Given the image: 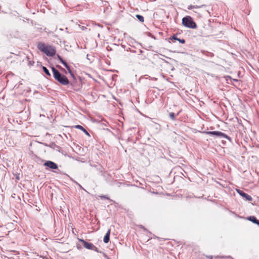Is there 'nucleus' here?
Here are the masks:
<instances>
[{"label": "nucleus", "mask_w": 259, "mask_h": 259, "mask_svg": "<svg viewBox=\"0 0 259 259\" xmlns=\"http://www.w3.org/2000/svg\"><path fill=\"white\" fill-rule=\"evenodd\" d=\"M52 70L54 78L56 80L64 85H67L69 84V81L65 75L61 74L54 66L52 67Z\"/></svg>", "instance_id": "f257e3e1"}, {"label": "nucleus", "mask_w": 259, "mask_h": 259, "mask_svg": "<svg viewBox=\"0 0 259 259\" xmlns=\"http://www.w3.org/2000/svg\"><path fill=\"white\" fill-rule=\"evenodd\" d=\"M37 48L47 56L53 57L56 54L55 49L51 46H46L44 43L39 42L37 44Z\"/></svg>", "instance_id": "f03ea898"}, {"label": "nucleus", "mask_w": 259, "mask_h": 259, "mask_svg": "<svg viewBox=\"0 0 259 259\" xmlns=\"http://www.w3.org/2000/svg\"><path fill=\"white\" fill-rule=\"evenodd\" d=\"M202 133L206 135L213 136L216 137H219L220 138H225L228 140L231 143L232 142V139L231 137H230L225 133L220 131H204Z\"/></svg>", "instance_id": "7ed1b4c3"}, {"label": "nucleus", "mask_w": 259, "mask_h": 259, "mask_svg": "<svg viewBox=\"0 0 259 259\" xmlns=\"http://www.w3.org/2000/svg\"><path fill=\"white\" fill-rule=\"evenodd\" d=\"M182 24L184 26L187 28L192 29H195L197 28V25L192 19V17H183Z\"/></svg>", "instance_id": "20e7f679"}, {"label": "nucleus", "mask_w": 259, "mask_h": 259, "mask_svg": "<svg viewBox=\"0 0 259 259\" xmlns=\"http://www.w3.org/2000/svg\"><path fill=\"white\" fill-rule=\"evenodd\" d=\"M44 165L52 170L57 169L58 168V166L56 163L50 160L46 161Z\"/></svg>", "instance_id": "39448f33"}, {"label": "nucleus", "mask_w": 259, "mask_h": 259, "mask_svg": "<svg viewBox=\"0 0 259 259\" xmlns=\"http://www.w3.org/2000/svg\"><path fill=\"white\" fill-rule=\"evenodd\" d=\"M79 241L82 243L83 246L88 249L92 250V249L94 248V245L91 243L85 241L82 239H79Z\"/></svg>", "instance_id": "423d86ee"}, {"label": "nucleus", "mask_w": 259, "mask_h": 259, "mask_svg": "<svg viewBox=\"0 0 259 259\" xmlns=\"http://www.w3.org/2000/svg\"><path fill=\"white\" fill-rule=\"evenodd\" d=\"M237 192L241 196L245 198L246 200L248 201H251L252 200V197L248 195L247 193H245L243 191L240 190V189H236Z\"/></svg>", "instance_id": "0eeeda50"}, {"label": "nucleus", "mask_w": 259, "mask_h": 259, "mask_svg": "<svg viewBox=\"0 0 259 259\" xmlns=\"http://www.w3.org/2000/svg\"><path fill=\"white\" fill-rule=\"evenodd\" d=\"M67 69L68 71L69 72V73H70V74L74 77V74L73 73V72H72V71L71 70L70 68V67L69 66V65L67 64V63H66V62H65L63 59L60 62Z\"/></svg>", "instance_id": "6e6552de"}, {"label": "nucleus", "mask_w": 259, "mask_h": 259, "mask_svg": "<svg viewBox=\"0 0 259 259\" xmlns=\"http://www.w3.org/2000/svg\"><path fill=\"white\" fill-rule=\"evenodd\" d=\"M110 229H109L104 237L103 241L105 243H107L110 240Z\"/></svg>", "instance_id": "1a4fd4ad"}, {"label": "nucleus", "mask_w": 259, "mask_h": 259, "mask_svg": "<svg viewBox=\"0 0 259 259\" xmlns=\"http://www.w3.org/2000/svg\"><path fill=\"white\" fill-rule=\"evenodd\" d=\"M247 220L259 226V220L254 216H250L248 217Z\"/></svg>", "instance_id": "9d476101"}, {"label": "nucleus", "mask_w": 259, "mask_h": 259, "mask_svg": "<svg viewBox=\"0 0 259 259\" xmlns=\"http://www.w3.org/2000/svg\"><path fill=\"white\" fill-rule=\"evenodd\" d=\"M75 128L81 130L82 132H83L86 135L88 136L89 137H90V135L89 133V132L81 125H76L75 126Z\"/></svg>", "instance_id": "9b49d317"}, {"label": "nucleus", "mask_w": 259, "mask_h": 259, "mask_svg": "<svg viewBox=\"0 0 259 259\" xmlns=\"http://www.w3.org/2000/svg\"><path fill=\"white\" fill-rule=\"evenodd\" d=\"M170 39L171 40H176L179 41L181 44H185V40L184 39H180L178 38L177 37V34L173 35L170 37Z\"/></svg>", "instance_id": "f8f14e48"}, {"label": "nucleus", "mask_w": 259, "mask_h": 259, "mask_svg": "<svg viewBox=\"0 0 259 259\" xmlns=\"http://www.w3.org/2000/svg\"><path fill=\"white\" fill-rule=\"evenodd\" d=\"M203 11L206 12L207 13V14L209 15V13L208 11L206 9V7H204V8L203 7L198 8V12L197 13H198V14L199 15H201L200 12H202Z\"/></svg>", "instance_id": "ddd939ff"}, {"label": "nucleus", "mask_w": 259, "mask_h": 259, "mask_svg": "<svg viewBox=\"0 0 259 259\" xmlns=\"http://www.w3.org/2000/svg\"><path fill=\"white\" fill-rule=\"evenodd\" d=\"M50 147L57 151H59V149L60 148L59 146L56 145L54 143H52L51 144Z\"/></svg>", "instance_id": "4468645a"}, {"label": "nucleus", "mask_w": 259, "mask_h": 259, "mask_svg": "<svg viewBox=\"0 0 259 259\" xmlns=\"http://www.w3.org/2000/svg\"><path fill=\"white\" fill-rule=\"evenodd\" d=\"M42 70L48 76H51V73H50L49 70L47 69L46 67L42 66Z\"/></svg>", "instance_id": "2eb2a0df"}, {"label": "nucleus", "mask_w": 259, "mask_h": 259, "mask_svg": "<svg viewBox=\"0 0 259 259\" xmlns=\"http://www.w3.org/2000/svg\"><path fill=\"white\" fill-rule=\"evenodd\" d=\"M169 116L171 120H176V114L174 113H173V112L170 113L169 114Z\"/></svg>", "instance_id": "dca6fc26"}, {"label": "nucleus", "mask_w": 259, "mask_h": 259, "mask_svg": "<svg viewBox=\"0 0 259 259\" xmlns=\"http://www.w3.org/2000/svg\"><path fill=\"white\" fill-rule=\"evenodd\" d=\"M146 33L147 34V35L148 36L151 37H152V38H153L154 39H156V37L154 35H153L151 33H150V32H146Z\"/></svg>", "instance_id": "f3484780"}, {"label": "nucleus", "mask_w": 259, "mask_h": 259, "mask_svg": "<svg viewBox=\"0 0 259 259\" xmlns=\"http://www.w3.org/2000/svg\"><path fill=\"white\" fill-rule=\"evenodd\" d=\"M137 18L141 22H143L144 21V17H137Z\"/></svg>", "instance_id": "a211bd4d"}, {"label": "nucleus", "mask_w": 259, "mask_h": 259, "mask_svg": "<svg viewBox=\"0 0 259 259\" xmlns=\"http://www.w3.org/2000/svg\"><path fill=\"white\" fill-rule=\"evenodd\" d=\"M102 199H109V198L106 195H102L100 196Z\"/></svg>", "instance_id": "6ab92c4d"}, {"label": "nucleus", "mask_w": 259, "mask_h": 259, "mask_svg": "<svg viewBox=\"0 0 259 259\" xmlns=\"http://www.w3.org/2000/svg\"><path fill=\"white\" fill-rule=\"evenodd\" d=\"M92 250H93L97 252H101V251H99L98 248H97L95 245H94V248L92 249Z\"/></svg>", "instance_id": "aec40b11"}, {"label": "nucleus", "mask_w": 259, "mask_h": 259, "mask_svg": "<svg viewBox=\"0 0 259 259\" xmlns=\"http://www.w3.org/2000/svg\"><path fill=\"white\" fill-rule=\"evenodd\" d=\"M57 58L60 62L63 60L62 58L59 55H57Z\"/></svg>", "instance_id": "412c9836"}, {"label": "nucleus", "mask_w": 259, "mask_h": 259, "mask_svg": "<svg viewBox=\"0 0 259 259\" xmlns=\"http://www.w3.org/2000/svg\"><path fill=\"white\" fill-rule=\"evenodd\" d=\"M35 28L37 29H41V28L39 27V25L38 24L36 25L35 26Z\"/></svg>", "instance_id": "4be33fe9"}, {"label": "nucleus", "mask_w": 259, "mask_h": 259, "mask_svg": "<svg viewBox=\"0 0 259 259\" xmlns=\"http://www.w3.org/2000/svg\"><path fill=\"white\" fill-rule=\"evenodd\" d=\"M75 183H76V185H78V186H79L81 189H83V190H84V189L82 188V186H81L79 184H78V183H77V182H75Z\"/></svg>", "instance_id": "5701e85b"}, {"label": "nucleus", "mask_w": 259, "mask_h": 259, "mask_svg": "<svg viewBox=\"0 0 259 259\" xmlns=\"http://www.w3.org/2000/svg\"><path fill=\"white\" fill-rule=\"evenodd\" d=\"M225 257L228 258H230V259H234V258H232L231 256H225Z\"/></svg>", "instance_id": "b1692460"}, {"label": "nucleus", "mask_w": 259, "mask_h": 259, "mask_svg": "<svg viewBox=\"0 0 259 259\" xmlns=\"http://www.w3.org/2000/svg\"><path fill=\"white\" fill-rule=\"evenodd\" d=\"M207 257L209 258V259H212V257L211 256H207Z\"/></svg>", "instance_id": "393cba45"}, {"label": "nucleus", "mask_w": 259, "mask_h": 259, "mask_svg": "<svg viewBox=\"0 0 259 259\" xmlns=\"http://www.w3.org/2000/svg\"><path fill=\"white\" fill-rule=\"evenodd\" d=\"M136 17H138V16H141V15H136Z\"/></svg>", "instance_id": "a878e982"}, {"label": "nucleus", "mask_w": 259, "mask_h": 259, "mask_svg": "<svg viewBox=\"0 0 259 259\" xmlns=\"http://www.w3.org/2000/svg\"><path fill=\"white\" fill-rule=\"evenodd\" d=\"M57 67H59L61 68V67L60 66H58V65H57Z\"/></svg>", "instance_id": "bb28decb"}]
</instances>
